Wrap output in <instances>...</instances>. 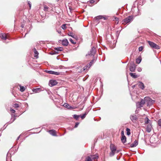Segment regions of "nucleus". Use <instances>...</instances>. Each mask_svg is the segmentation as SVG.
Listing matches in <instances>:
<instances>
[{
    "instance_id": "57",
    "label": "nucleus",
    "mask_w": 161,
    "mask_h": 161,
    "mask_svg": "<svg viewBox=\"0 0 161 161\" xmlns=\"http://www.w3.org/2000/svg\"><path fill=\"white\" fill-rule=\"evenodd\" d=\"M94 61V60L92 59V60L91 61V62H92V63Z\"/></svg>"
},
{
    "instance_id": "17",
    "label": "nucleus",
    "mask_w": 161,
    "mask_h": 161,
    "mask_svg": "<svg viewBox=\"0 0 161 161\" xmlns=\"http://www.w3.org/2000/svg\"><path fill=\"white\" fill-rule=\"evenodd\" d=\"M34 52L35 54L34 57H36V58H38L39 53L37 51L36 49L35 48H34Z\"/></svg>"
},
{
    "instance_id": "38",
    "label": "nucleus",
    "mask_w": 161,
    "mask_h": 161,
    "mask_svg": "<svg viewBox=\"0 0 161 161\" xmlns=\"http://www.w3.org/2000/svg\"><path fill=\"white\" fill-rule=\"evenodd\" d=\"M69 41L71 42L73 44H75L76 43V42L75 41H74L71 38H70L69 39Z\"/></svg>"
},
{
    "instance_id": "21",
    "label": "nucleus",
    "mask_w": 161,
    "mask_h": 161,
    "mask_svg": "<svg viewBox=\"0 0 161 161\" xmlns=\"http://www.w3.org/2000/svg\"><path fill=\"white\" fill-rule=\"evenodd\" d=\"M130 75L133 78H136L138 77V76L136 75V73H130Z\"/></svg>"
},
{
    "instance_id": "49",
    "label": "nucleus",
    "mask_w": 161,
    "mask_h": 161,
    "mask_svg": "<svg viewBox=\"0 0 161 161\" xmlns=\"http://www.w3.org/2000/svg\"><path fill=\"white\" fill-rule=\"evenodd\" d=\"M137 70L138 72H141L142 71V69L141 68L139 67L137 68Z\"/></svg>"
},
{
    "instance_id": "35",
    "label": "nucleus",
    "mask_w": 161,
    "mask_h": 161,
    "mask_svg": "<svg viewBox=\"0 0 161 161\" xmlns=\"http://www.w3.org/2000/svg\"><path fill=\"white\" fill-rule=\"evenodd\" d=\"M63 106L67 108H69V107H70L68 103H65L63 104Z\"/></svg>"
},
{
    "instance_id": "12",
    "label": "nucleus",
    "mask_w": 161,
    "mask_h": 161,
    "mask_svg": "<svg viewBox=\"0 0 161 161\" xmlns=\"http://www.w3.org/2000/svg\"><path fill=\"white\" fill-rule=\"evenodd\" d=\"M0 37L1 39L4 40H6L8 38L7 36L4 34H0Z\"/></svg>"
},
{
    "instance_id": "33",
    "label": "nucleus",
    "mask_w": 161,
    "mask_h": 161,
    "mask_svg": "<svg viewBox=\"0 0 161 161\" xmlns=\"http://www.w3.org/2000/svg\"><path fill=\"white\" fill-rule=\"evenodd\" d=\"M73 117L76 120H78L79 117H80V115H77L76 114H74L73 115Z\"/></svg>"
},
{
    "instance_id": "27",
    "label": "nucleus",
    "mask_w": 161,
    "mask_h": 161,
    "mask_svg": "<svg viewBox=\"0 0 161 161\" xmlns=\"http://www.w3.org/2000/svg\"><path fill=\"white\" fill-rule=\"evenodd\" d=\"M146 130L148 132H150L151 130V127L150 126H147V127Z\"/></svg>"
},
{
    "instance_id": "23",
    "label": "nucleus",
    "mask_w": 161,
    "mask_h": 161,
    "mask_svg": "<svg viewBox=\"0 0 161 161\" xmlns=\"http://www.w3.org/2000/svg\"><path fill=\"white\" fill-rule=\"evenodd\" d=\"M136 106L138 108H140L142 107L143 106L141 104L140 102H138L136 104Z\"/></svg>"
},
{
    "instance_id": "42",
    "label": "nucleus",
    "mask_w": 161,
    "mask_h": 161,
    "mask_svg": "<svg viewBox=\"0 0 161 161\" xmlns=\"http://www.w3.org/2000/svg\"><path fill=\"white\" fill-rule=\"evenodd\" d=\"M45 72L46 73H48V74H52L53 71H52V70H46L45 71Z\"/></svg>"
},
{
    "instance_id": "50",
    "label": "nucleus",
    "mask_w": 161,
    "mask_h": 161,
    "mask_svg": "<svg viewBox=\"0 0 161 161\" xmlns=\"http://www.w3.org/2000/svg\"><path fill=\"white\" fill-rule=\"evenodd\" d=\"M15 112V111L13 109H11V112H12V113H14Z\"/></svg>"
},
{
    "instance_id": "36",
    "label": "nucleus",
    "mask_w": 161,
    "mask_h": 161,
    "mask_svg": "<svg viewBox=\"0 0 161 161\" xmlns=\"http://www.w3.org/2000/svg\"><path fill=\"white\" fill-rule=\"evenodd\" d=\"M13 106L14 108H17L19 107V105L18 104L15 103L13 105Z\"/></svg>"
},
{
    "instance_id": "19",
    "label": "nucleus",
    "mask_w": 161,
    "mask_h": 161,
    "mask_svg": "<svg viewBox=\"0 0 161 161\" xmlns=\"http://www.w3.org/2000/svg\"><path fill=\"white\" fill-rule=\"evenodd\" d=\"M147 42L149 44L150 46L152 48H153V47L154 46V45L155 43H154L153 42L150 41H147Z\"/></svg>"
},
{
    "instance_id": "40",
    "label": "nucleus",
    "mask_w": 161,
    "mask_h": 161,
    "mask_svg": "<svg viewBox=\"0 0 161 161\" xmlns=\"http://www.w3.org/2000/svg\"><path fill=\"white\" fill-rule=\"evenodd\" d=\"M68 35L71 36L73 38H74V36L73 35V33L72 32H69V33H68Z\"/></svg>"
},
{
    "instance_id": "6",
    "label": "nucleus",
    "mask_w": 161,
    "mask_h": 161,
    "mask_svg": "<svg viewBox=\"0 0 161 161\" xmlns=\"http://www.w3.org/2000/svg\"><path fill=\"white\" fill-rule=\"evenodd\" d=\"M57 84V82L55 80H51L49 82V84L51 86H53L56 85Z\"/></svg>"
},
{
    "instance_id": "20",
    "label": "nucleus",
    "mask_w": 161,
    "mask_h": 161,
    "mask_svg": "<svg viewBox=\"0 0 161 161\" xmlns=\"http://www.w3.org/2000/svg\"><path fill=\"white\" fill-rule=\"evenodd\" d=\"M41 89L40 88L33 89L32 91L35 92H38L41 91Z\"/></svg>"
},
{
    "instance_id": "15",
    "label": "nucleus",
    "mask_w": 161,
    "mask_h": 161,
    "mask_svg": "<svg viewBox=\"0 0 161 161\" xmlns=\"http://www.w3.org/2000/svg\"><path fill=\"white\" fill-rule=\"evenodd\" d=\"M49 132L50 134L53 136H55L56 135V131L54 130H49Z\"/></svg>"
},
{
    "instance_id": "46",
    "label": "nucleus",
    "mask_w": 161,
    "mask_h": 161,
    "mask_svg": "<svg viewBox=\"0 0 161 161\" xmlns=\"http://www.w3.org/2000/svg\"><path fill=\"white\" fill-rule=\"evenodd\" d=\"M79 122H76L75 123V125L74 126V128H76L78 126V125H79Z\"/></svg>"
},
{
    "instance_id": "26",
    "label": "nucleus",
    "mask_w": 161,
    "mask_h": 161,
    "mask_svg": "<svg viewBox=\"0 0 161 161\" xmlns=\"http://www.w3.org/2000/svg\"><path fill=\"white\" fill-rule=\"evenodd\" d=\"M91 158L94 160L97 159L98 158V156L96 155H94L91 156Z\"/></svg>"
},
{
    "instance_id": "43",
    "label": "nucleus",
    "mask_w": 161,
    "mask_h": 161,
    "mask_svg": "<svg viewBox=\"0 0 161 161\" xmlns=\"http://www.w3.org/2000/svg\"><path fill=\"white\" fill-rule=\"evenodd\" d=\"M58 53V52L54 51V52H52L50 53V54L52 55H53L57 54Z\"/></svg>"
},
{
    "instance_id": "60",
    "label": "nucleus",
    "mask_w": 161,
    "mask_h": 161,
    "mask_svg": "<svg viewBox=\"0 0 161 161\" xmlns=\"http://www.w3.org/2000/svg\"><path fill=\"white\" fill-rule=\"evenodd\" d=\"M135 86L134 85V86H133V87H134Z\"/></svg>"
},
{
    "instance_id": "13",
    "label": "nucleus",
    "mask_w": 161,
    "mask_h": 161,
    "mask_svg": "<svg viewBox=\"0 0 161 161\" xmlns=\"http://www.w3.org/2000/svg\"><path fill=\"white\" fill-rule=\"evenodd\" d=\"M17 116L15 115V114H11V123L14 121L16 119V117Z\"/></svg>"
},
{
    "instance_id": "5",
    "label": "nucleus",
    "mask_w": 161,
    "mask_h": 161,
    "mask_svg": "<svg viewBox=\"0 0 161 161\" xmlns=\"http://www.w3.org/2000/svg\"><path fill=\"white\" fill-rule=\"evenodd\" d=\"M130 70L131 72H134L136 70V65L133 62H131L130 64Z\"/></svg>"
},
{
    "instance_id": "53",
    "label": "nucleus",
    "mask_w": 161,
    "mask_h": 161,
    "mask_svg": "<svg viewBox=\"0 0 161 161\" xmlns=\"http://www.w3.org/2000/svg\"><path fill=\"white\" fill-rule=\"evenodd\" d=\"M57 32L58 33H61V31L60 30H58L57 31Z\"/></svg>"
},
{
    "instance_id": "45",
    "label": "nucleus",
    "mask_w": 161,
    "mask_h": 161,
    "mask_svg": "<svg viewBox=\"0 0 161 161\" xmlns=\"http://www.w3.org/2000/svg\"><path fill=\"white\" fill-rule=\"evenodd\" d=\"M143 49V47L142 46L140 47H139L138 50L139 51H141Z\"/></svg>"
},
{
    "instance_id": "59",
    "label": "nucleus",
    "mask_w": 161,
    "mask_h": 161,
    "mask_svg": "<svg viewBox=\"0 0 161 161\" xmlns=\"http://www.w3.org/2000/svg\"><path fill=\"white\" fill-rule=\"evenodd\" d=\"M119 151H117V153H119Z\"/></svg>"
},
{
    "instance_id": "28",
    "label": "nucleus",
    "mask_w": 161,
    "mask_h": 161,
    "mask_svg": "<svg viewBox=\"0 0 161 161\" xmlns=\"http://www.w3.org/2000/svg\"><path fill=\"white\" fill-rule=\"evenodd\" d=\"M116 151H111V152L109 153V156L110 157H112L114 156L115 154Z\"/></svg>"
},
{
    "instance_id": "18",
    "label": "nucleus",
    "mask_w": 161,
    "mask_h": 161,
    "mask_svg": "<svg viewBox=\"0 0 161 161\" xmlns=\"http://www.w3.org/2000/svg\"><path fill=\"white\" fill-rule=\"evenodd\" d=\"M88 112L87 111H86L85 112V113L84 114H82V115H80V117L82 119H84L85 118V117H86V115L88 113Z\"/></svg>"
},
{
    "instance_id": "61",
    "label": "nucleus",
    "mask_w": 161,
    "mask_h": 161,
    "mask_svg": "<svg viewBox=\"0 0 161 161\" xmlns=\"http://www.w3.org/2000/svg\"><path fill=\"white\" fill-rule=\"evenodd\" d=\"M8 153L7 155H8Z\"/></svg>"
},
{
    "instance_id": "4",
    "label": "nucleus",
    "mask_w": 161,
    "mask_h": 161,
    "mask_svg": "<svg viewBox=\"0 0 161 161\" xmlns=\"http://www.w3.org/2000/svg\"><path fill=\"white\" fill-rule=\"evenodd\" d=\"M138 116L135 114L131 115L130 116V119L134 123H136L138 119Z\"/></svg>"
},
{
    "instance_id": "8",
    "label": "nucleus",
    "mask_w": 161,
    "mask_h": 161,
    "mask_svg": "<svg viewBox=\"0 0 161 161\" xmlns=\"http://www.w3.org/2000/svg\"><path fill=\"white\" fill-rule=\"evenodd\" d=\"M62 44L64 46H67L69 44V42L67 39H64L62 41Z\"/></svg>"
},
{
    "instance_id": "63",
    "label": "nucleus",
    "mask_w": 161,
    "mask_h": 161,
    "mask_svg": "<svg viewBox=\"0 0 161 161\" xmlns=\"http://www.w3.org/2000/svg\"><path fill=\"white\" fill-rule=\"evenodd\" d=\"M117 158V159H118H118H118L117 158H117Z\"/></svg>"
},
{
    "instance_id": "52",
    "label": "nucleus",
    "mask_w": 161,
    "mask_h": 161,
    "mask_svg": "<svg viewBox=\"0 0 161 161\" xmlns=\"http://www.w3.org/2000/svg\"><path fill=\"white\" fill-rule=\"evenodd\" d=\"M90 3H93L94 2V1L93 0H90Z\"/></svg>"
},
{
    "instance_id": "11",
    "label": "nucleus",
    "mask_w": 161,
    "mask_h": 161,
    "mask_svg": "<svg viewBox=\"0 0 161 161\" xmlns=\"http://www.w3.org/2000/svg\"><path fill=\"white\" fill-rule=\"evenodd\" d=\"M110 149L111 151H116V148L115 146L113 144H111L110 145Z\"/></svg>"
},
{
    "instance_id": "31",
    "label": "nucleus",
    "mask_w": 161,
    "mask_h": 161,
    "mask_svg": "<svg viewBox=\"0 0 161 161\" xmlns=\"http://www.w3.org/2000/svg\"><path fill=\"white\" fill-rule=\"evenodd\" d=\"M153 48H154L155 49H158L160 48V47L159 46H158V45H157L156 44H155L154 45V47H153Z\"/></svg>"
},
{
    "instance_id": "29",
    "label": "nucleus",
    "mask_w": 161,
    "mask_h": 161,
    "mask_svg": "<svg viewBox=\"0 0 161 161\" xmlns=\"http://www.w3.org/2000/svg\"><path fill=\"white\" fill-rule=\"evenodd\" d=\"M140 102L143 106L144 104L146 103V100L144 99H142Z\"/></svg>"
},
{
    "instance_id": "16",
    "label": "nucleus",
    "mask_w": 161,
    "mask_h": 161,
    "mask_svg": "<svg viewBox=\"0 0 161 161\" xmlns=\"http://www.w3.org/2000/svg\"><path fill=\"white\" fill-rule=\"evenodd\" d=\"M121 140L123 143L124 144L126 142V138L125 136V135H123L122 136Z\"/></svg>"
},
{
    "instance_id": "2",
    "label": "nucleus",
    "mask_w": 161,
    "mask_h": 161,
    "mask_svg": "<svg viewBox=\"0 0 161 161\" xmlns=\"http://www.w3.org/2000/svg\"><path fill=\"white\" fill-rule=\"evenodd\" d=\"M133 15L129 16L122 20V23L124 25L129 24L133 20Z\"/></svg>"
},
{
    "instance_id": "39",
    "label": "nucleus",
    "mask_w": 161,
    "mask_h": 161,
    "mask_svg": "<svg viewBox=\"0 0 161 161\" xmlns=\"http://www.w3.org/2000/svg\"><path fill=\"white\" fill-rule=\"evenodd\" d=\"M61 28L63 30H65L66 29V24H63L61 26Z\"/></svg>"
},
{
    "instance_id": "51",
    "label": "nucleus",
    "mask_w": 161,
    "mask_h": 161,
    "mask_svg": "<svg viewBox=\"0 0 161 161\" xmlns=\"http://www.w3.org/2000/svg\"><path fill=\"white\" fill-rule=\"evenodd\" d=\"M92 55V53H91V51H90V52H89L87 54H86V56L87 55Z\"/></svg>"
},
{
    "instance_id": "55",
    "label": "nucleus",
    "mask_w": 161,
    "mask_h": 161,
    "mask_svg": "<svg viewBox=\"0 0 161 161\" xmlns=\"http://www.w3.org/2000/svg\"><path fill=\"white\" fill-rule=\"evenodd\" d=\"M121 135H122V136H123V135H124V132L123 131H122V132H121Z\"/></svg>"
},
{
    "instance_id": "58",
    "label": "nucleus",
    "mask_w": 161,
    "mask_h": 161,
    "mask_svg": "<svg viewBox=\"0 0 161 161\" xmlns=\"http://www.w3.org/2000/svg\"><path fill=\"white\" fill-rule=\"evenodd\" d=\"M21 26L22 27V28H23V27H24V25H21Z\"/></svg>"
},
{
    "instance_id": "25",
    "label": "nucleus",
    "mask_w": 161,
    "mask_h": 161,
    "mask_svg": "<svg viewBox=\"0 0 161 161\" xmlns=\"http://www.w3.org/2000/svg\"><path fill=\"white\" fill-rule=\"evenodd\" d=\"M142 60V58H138L136 60V63L138 64H139Z\"/></svg>"
},
{
    "instance_id": "30",
    "label": "nucleus",
    "mask_w": 161,
    "mask_h": 161,
    "mask_svg": "<svg viewBox=\"0 0 161 161\" xmlns=\"http://www.w3.org/2000/svg\"><path fill=\"white\" fill-rule=\"evenodd\" d=\"M85 161H92V160L91 158L88 156L86 158Z\"/></svg>"
},
{
    "instance_id": "32",
    "label": "nucleus",
    "mask_w": 161,
    "mask_h": 161,
    "mask_svg": "<svg viewBox=\"0 0 161 161\" xmlns=\"http://www.w3.org/2000/svg\"><path fill=\"white\" fill-rule=\"evenodd\" d=\"M126 131H127V135H129L130 134V129L128 128H126Z\"/></svg>"
},
{
    "instance_id": "14",
    "label": "nucleus",
    "mask_w": 161,
    "mask_h": 161,
    "mask_svg": "<svg viewBox=\"0 0 161 161\" xmlns=\"http://www.w3.org/2000/svg\"><path fill=\"white\" fill-rule=\"evenodd\" d=\"M90 51L92 53V55L94 56L96 51V48L94 47H92Z\"/></svg>"
},
{
    "instance_id": "62",
    "label": "nucleus",
    "mask_w": 161,
    "mask_h": 161,
    "mask_svg": "<svg viewBox=\"0 0 161 161\" xmlns=\"http://www.w3.org/2000/svg\"><path fill=\"white\" fill-rule=\"evenodd\" d=\"M127 66H126V69H127Z\"/></svg>"
},
{
    "instance_id": "41",
    "label": "nucleus",
    "mask_w": 161,
    "mask_h": 161,
    "mask_svg": "<svg viewBox=\"0 0 161 161\" xmlns=\"http://www.w3.org/2000/svg\"><path fill=\"white\" fill-rule=\"evenodd\" d=\"M113 20H115L117 21V24L118 23L119 18H118L114 17L113 18Z\"/></svg>"
},
{
    "instance_id": "44",
    "label": "nucleus",
    "mask_w": 161,
    "mask_h": 161,
    "mask_svg": "<svg viewBox=\"0 0 161 161\" xmlns=\"http://www.w3.org/2000/svg\"><path fill=\"white\" fill-rule=\"evenodd\" d=\"M158 123L159 126L161 127V119L158 120Z\"/></svg>"
},
{
    "instance_id": "37",
    "label": "nucleus",
    "mask_w": 161,
    "mask_h": 161,
    "mask_svg": "<svg viewBox=\"0 0 161 161\" xmlns=\"http://www.w3.org/2000/svg\"><path fill=\"white\" fill-rule=\"evenodd\" d=\"M149 119L147 118H146L145 120V123L146 124H148L149 123Z\"/></svg>"
},
{
    "instance_id": "3",
    "label": "nucleus",
    "mask_w": 161,
    "mask_h": 161,
    "mask_svg": "<svg viewBox=\"0 0 161 161\" xmlns=\"http://www.w3.org/2000/svg\"><path fill=\"white\" fill-rule=\"evenodd\" d=\"M144 99L146 100V103L147 106H150L152 105L154 102V101L152 100L151 98L149 97H145Z\"/></svg>"
},
{
    "instance_id": "34",
    "label": "nucleus",
    "mask_w": 161,
    "mask_h": 161,
    "mask_svg": "<svg viewBox=\"0 0 161 161\" xmlns=\"http://www.w3.org/2000/svg\"><path fill=\"white\" fill-rule=\"evenodd\" d=\"M60 73L59 72H55L54 71H53L52 72V74L53 75H60Z\"/></svg>"
},
{
    "instance_id": "22",
    "label": "nucleus",
    "mask_w": 161,
    "mask_h": 161,
    "mask_svg": "<svg viewBox=\"0 0 161 161\" xmlns=\"http://www.w3.org/2000/svg\"><path fill=\"white\" fill-rule=\"evenodd\" d=\"M19 87H20V92H23L25 91V88L24 86H22L21 85H20Z\"/></svg>"
},
{
    "instance_id": "1",
    "label": "nucleus",
    "mask_w": 161,
    "mask_h": 161,
    "mask_svg": "<svg viewBox=\"0 0 161 161\" xmlns=\"http://www.w3.org/2000/svg\"><path fill=\"white\" fill-rule=\"evenodd\" d=\"M54 7V4L51 3H49L47 5L44 4L43 10L46 12H50L51 11H53V8Z\"/></svg>"
},
{
    "instance_id": "48",
    "label": "nucleus",
    "mask_w": 161,
    "mask_h": 161,
    "mask_svg": "<svg viewBox=\"0 0 161 161\" xmlns=\"http://www.w3.org/2000/svg\"><path fill=\"white\" fill-rule=\"evenodd\" d=\"M92 62H90V63H89V65H88L87 66V67H88V68H90V66H91L92 65Z\"/></svg>"
},
{
    "instance_id": "47",
    "label": "nucleus",
    "mask_w": 161,
    "mask_h": 161,
    "mask_svg": "<svg viewBox=\"0 0 161 161\" xmlns=\"http://www.w3.org/2000/svg\"><path fill=\"white\" fill-rule=\"evenodd\" d=\"M28 4L29 5L30 8L31 9V2L30 1H28Z\"/></svg>"
},
{
    "instance_id": "54",
    "label": "nucleus",
    "mask_w": 161,
    "mask_h": 161,
    "mask_svg": "<svg viewBox=\"0 0 161 161\" xmlns=\"http://www.w3.org/2000/svg\"><path fill=\"white\" fill-rule=\"evenodd\" d=\"M153 136H151V137H150V141H151L152 140V139H153Z\"/></svg>"
},
{
    "instance_id": "10",
    "label": "nucleus",
    "mask_w": 161,
    "mask_h": 161,
    "mask_svg": "<svg viewBox=\"0 0 161 161\" xmlns=\"http://www.w3.org/2000/svg\"><path fill=\"white\" fill-rule=\"evenodd\" d=\"M138 86L141 89L143 90L145 88V86L144 84L141 81L139 82Z\"/></svg>"
},
{
    "instance_id": "7",
    "label": "nucleus",
    "mask_w": 161,
    "mask_h": 161,
    "mask_svg": "<svg viewBox=\"0 0 161 161\" xmlns=\"http://www.w3.org/2000/svg\"><path fill=\"white\" fill-rule=\"evenodd\" d=\"M108 18L107 17L103 16L102 15H99L95 18V19L98 21L100 19H103L104 20H106Z\"/></svg>"
},
{
    "instance_id": "24",
    "label": "nucleus",
    "mask_w": 161,
    "mask_h": 161,
    "mask_svg": "<svg viewBox=\"0 0 161 161\" xmlns=\"http://www.w3.org/2000/svg\"><path fill=\"white\" fill-rule=\"evenodd\" d=\"M55 49L57 51H61L63 50V48L62 47H58L55 48Z\"/></svg>"
},
{
    "instance_id": "9",
    "label": "nucleus",
    "mask_w": 161,
    "mask_h": 161,
    "mask_svg": "<svg viewBox=\"0 0 161 161\" xmlns=\"http://www.w3.org/2000/svg\"><path fill=\"white\" fill-rule=\"evenodd\" d=\"M138 144V141L136 140L134 142L130 144V147H135Z\"/></svg>"
},
{
    "instance_id": "64",
    "label": "nucleus",
    "mask_w": 161,
    "mask_h": 161,
    "mask_svg": "<svg viewBox=\"0 0 161 161\" xmlns=\"http://www.w3.org/2000/svg\"><path fill=\"white\" fill-rule=\"evenodd\" d=\"M119 31H117V32H118Z\"/></svg>"
},
{
    "instance_id": "56",
    "label": "nucleus",
    "mask_w": 161,
    "mask_h": 161,
    "mask_svg": "<svg viewBox=\"0 0 161 161\" xmlns=\"http://www.w3.org/2000/svg\"><path fill=\"white\" fill-rule=\"evenodd\" d=\"M19 137H20V136H18V138H17V139H16V140H19Z\"/></svg>"
}]
</instances>
